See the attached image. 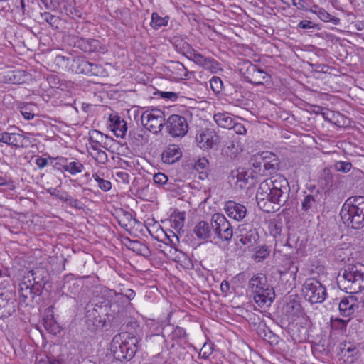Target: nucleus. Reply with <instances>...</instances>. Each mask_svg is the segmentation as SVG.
<instances>
[{
	"label": "nucleus",
	"instance_id": "nucleus-3",
	"mask_svg": "<svg viewBox=\"0 0 364 364\" xmlns=\"http://www.w3.org/2000/svg\"><path fill=\"white\" fill-rule=\"evenodd\" d=\"M337 284L346 293L357 294L362 291L364 289V264L359 262L348 264L339 272Z\"/></svg>",
	"mask_w": 364,
	"mask_h": 364
},
{
	"label": "nucleus",
	"instance_id": "nucleus-53",
	"mask_svg": "<svg viewBox=\"0 0 364 364\" xmlns=\"http://www.w3.org/2000/svg\"><path fill=\"white\" fill-rule=\"evenodd\" d=\"M213 347L214 345L211 343H205L200 349V351L199 353V355L205 359L207 360L209 358V357L211 355V354L213 352Z\"/></svg>",
	"mask_w": 364,
	"mask_h": 364
},
{
	"label": "nucleus",
	"instance_id": "nucleus-12",
	"mask_svg": "<svg viewBox=\"0 0 364 364\" xmlns=\"http://www.w3.org/2000/svg\"><path fill=\"white\" fill-rule=\"evenodd\" d=\"M168 134L173 137H183L188 130L186 119L178 114L171 115L166 122Z\"/></svg>",
	"mask_w": 364,
	"mask_h": 364
},
{
	"label": "nucleus",
	"instance_id": "nucleus-37",
	"mask_svg": "<svg viewBox=\"0 0 364 364\" xmlns=\"http://www.w3.org/2000/svg\"><path fill=\"white\" fill-rule=\"evenodd\" d=\"M91 63V62L88 61L85 58H78L74 60L73 66L76 73L88 75L90 73L89 72Z\"/></svg>",
	"mask_w": 364,
	"mask_h": 364
},
{
	"label": "nucleus",
	"instance_id": "nucleus-44",
	"mask_svg": "<svg viewBox=\"0 0 364 364\" xmlns=\"http://www.w3.org/2000/svg\"><path fill=\"white\" fill-rule=\"evenodd\" d=\"M283 229V224L281 220H272L269 224V230L270 235L274 238H277L281 236V233Z\"/></svg>",
	"mask_w": 364,
	"mask_h": 364
},
{
	"label": "nucleus",
	"instance_id": "nucleus-15",
	"mask_svg": "<svg viewBox=\"0 0 364 364\" xmlns=\"http://www.w3.org/2000/svg\"><path fill=\"white\" fill-rule=\"evenodd\" d=\"M48 272L42 267H36L28 271L24 276V279H27L28 282L32 283L33 286L39 287L42 291L43 285L48 281Z\"/></svg>",
	"mask_w": 364,
	"mask_h": 364
},
{
	"label": "nucleus",
	"instance_id": "nucleus-29",
	"mask_svg": "<svg viewBox=\"0 0 364 364\" xmlns=\"http://www.w3.org/2000/svg\"><path fill=\"white\" fill-rule=\"evenodd\" d=\"M109 119L112 122V131L116 136L124 138L127 131V122L117 115H111Z\"/></svg>",
	"mask_w": 364,
	"mask_h": 364
},
{
	"label": "nucleus",
	"instance_id": "nucleus-20",
	"mask_svg": "<svg viewBox=\"0 0 364 364\" xmlns=\"http://www.w3.org/2000/svg\"><path fill=\"white\" fill-rule=\"evenodd\" d=\"M358 308L357 299L353 296L343 297L339 303V311L341 316H352Z\"/></svg>",
	"mask_w": 364,
	"mask_h": 364
},
{
	"label": "nucleus",
	"instance_id": "nucleus-61",
	"mask_svg": "<svg viewBox=\"0 0 364 364\" xmlns=\"http://www.w3.org/2000/svg\"><path fill=\"white\" fill-rule=\"evenodd\" d=\"M234 130V132L237 134H245L247 130L244 125L241 123H237L233 121L232 127H231Z\"/></svg>",
	"mask_w": 364,
	"mask_h": 364
},
{
	"label": "nucleus",
	"instance_id": "nucleus-51",
	"mask_svg": "<svg viewBox=\"0 0 364 364\" xmlns=\"http://www.w3.org/2000/svg\"><path fill=\"white\" fill-rule=\"evenodd\" d=\"M270 253L269 248L266 245H262L256 251L255 259L257 262H261L267 258Z\"/></svg>",
	"mask_w": 364,
	"mask_h": 364
},
{
	"label": "nucleus",
	"instance_id": "nucleus-50",
	"mask_svg": "<svg viewBox=\"0 0 364 364\" xmlns=\"http://www.w3.org/2000/svg\"><path fill=\"white\" fill-rule=\"evenodd\" d=\"M107 135L103 134L98 130H92L89 133V141L94 144H101L104 139H107Z\"/></svg>",
	"mask_w": 364,
	"mask_h": 364
},
{
	"label": "nucleus",
	"instance_id": "nucleus-33",
	"mask_svg": "<svg viewBox=\"0 0 364 364\" xmlns=\"http://www.w3.org/2000/svg\"><path fill=\"white\" fill-rule=\"evenodd\" d=\"M171 72L173 77L176 80H186L192 73L180 62H174L171 67Z\"/></svg>",
	"mask_w": 364,
	"mask_h": 364
},
{
	"label": "nucleus",
	"instance_id": "nucleus-30",
	"mask_svg": "<svg viewBox=\"0 0 364 364\" xmlns=\"http://www.w3.org/2000/svg\"><path fill=\"white\" fill-rule=\"evenodd\" d=\"M231 177L235 181L234 183L235 186L240 189L247 188L250 181L252 180L250 174L245 171H239L237 170L236 171H232Z\"/></svg>",
	"mask_w": 364,
	"mask_h": 364
},
{
	"label": "nucleus",
	"instance_id": "nucleus-6",
	"mask_svg": "<svg viewBox=\"0 0 364 364\" xmlns=\"http://www.w3.org/2000/svg\"><path fill=\"white\" fill-rule=\"evenodd\" d=\"M248 287L254 294V300L258 306H269L272 302L274 291L267 283V278L264 274L259 273L253 275L249 281Z\"/></svg>",
	"mask_w": 364,
	"mask_h": 364
},
{
	"label": "nucleus",
	"instance_id": "nucleus-1",
	"mask_svg": "<svg viewBox=\"0 0 364 364\" xmlns=\"http://www.w3.org/2000/svg\"><path fill=\"white\" fill-rule=\"evenodd\" d=\"M289 194L290 187L287 179L277 174L260 183L256 193V200L261 210L270 213L274 210L272 204L279 208L289 207Z\"/></svg>",
	"mask_w": 364,
	"mask_h": 364
},
{
	"label": "nucleus",
	"instance_id": "nucleus-9",
	"mask_svg": "<svg viewBox=\"0 0 364 364\" xmlns=\"http://www.w3.org/2000/svg\"><path fill=\"white\" fill-rule=\"evenodd\" d=\"M302 291L306 300L312 304L322 303L327 295L325 287L314 278L306 279L303 284Z\"/></svg>",
	"mask_w": 364,
	"mask_h": 364
},
{
	"label": "nucleus",
	"instance_id": "nucleus-55",
	"mask_svg": "<svg viewBox=\"0 0 364 364\" xmlns=\"http://www.w3.org/2000/svg\"><path fill=\"white\" fill-rule=\"evenodd\" d=\"M351 168L352 164L348 161H339L335 164L336 170L340 172L348 173L350 171Z\"/></svg>",
	"mask_w": 364,
	"mask_h": 364
},
{
	"label": "nucleus",
	"instance_id": "nucleus-63",
	"mask_svg": "<svg viewBox=\"0 0 364 364\" xmlns=\"http://www.w3.org/2000/svg\"><path fill=\"white\" fill-rule=\"evenodd\" d=\"M317 26V24H315L313 22L308 20H303L300 21L298 24V27L302 29L314 28H316Z\"/></svg>",
	"mask_w": 364,
	"mask_h": 364
},
{
	"label": "nucleus",
	"instance_id": "nucleus-41",
	"mask_svg": "<svg viewBox=\"0 0 364 364\" xmlns=\"http://www.w3.org/2000/svg\"><path fill=\"white\" fill-rule=\"evenodd\" d=\"M117 220L119 225L126 230H129L132 228V222H136V220L133 218L132 215L127 211L123 212L122 215H119Z\"/></svg>",
	"mask_w": 364,
	"mask_h": 364
},
{
	"label": "nucleus",
	"instance_id": "nucleus-58",
	"mask_svg": "<svg viewBox=\"0 0 364 364\" xmlns=\"http://www.w3.org/2000/svg\"><path fill=\"white\" fill-rule=\"evenodd\" d=\"M46 192L52 196L55 197L63 202L65 195L67 192H61L58 188H50L46 190Z\"/></svg>",
	"mask_w": 364,
	"mask_h": 364
},
{
	"label": "nucleus",
	"instance_id": "nucleus-34",
	"mask_svg": "<svg viewBox=\"0 0 364 364\" xmlns=\"http://www.w3.org/2000/svg\"><path fill=\"white\" fill-rule=\"evenodd\" d=\"M213 119L216 124L223 128L231 129L234 119L228 112H218L214 114Z\"/></svg>",
	"mask_w": 364,
	"mask_h": 364
},
{
	"label": "nucleus",
	"instance_id": "nucleus-64",
	"mask_svg": "<svg viewBox=\"0 0 364 364\" xmlns=\"http://www.w3.org/2000/svg\"><path fill=\"white\" fill-rule=\"evenodd\" d=\"M208 164V161L205 158L199 159L195 163V168L198 171L203 170L207 166Z\"/></svg>",
	"mask_w": 364,
	"mask_h": 364
},
{
	"label": "nucleus",
	"instance_id": "nucleus-8",
	"mask_svg": "<svg viewBox=\"0 0 364 364\" xmlns=\"http://www.w3.org/2000/svg\"><path fill=\"white\" fill-rule=\"evenodd\" d=\"M237 68L240 74L251 84L262 85L267 82L270 78V76L264 70L259 68L248 60H241L238 63Z\"/></svg>",
	"mask_w": 364,
	"mask_h": 364
},
{
	"label": "nucleus",
	"instance_id": "nucleus-45",
	"mask_svg": "<svg viewBox=\"0 0 364 364\" xmlns=\"http://www.w3.org/2000/svg\"><path fill=\"white\" fill-rule=\"evenodd\" d=\"M107 295L109 297H112L113 296H114L117 299H121L123 296H124L128 300H132L135 297L136 293L134 290L131 289H126L124 293H117L114 290H109Z\"/></svg>",
	"mask_w": 364,
	"mask_h": 364
},
{
	"label": "nucleus",
	"instance_id": "nucleus-28",
	"mask_svg": "<svg viewBox=\"0 0 364 364\" xmlns=\"http://www.w3.org/2000/svg\"><path fill=\"white\" fill-rule=\"evenodd\" d=\"M182 156L180 148L175 145H170L162 153V161L168 164H171L178 160Z\"/></svg>",
	"mask_w": 364,
	"mask_h": 364
},
{
	"label": "nucleus",
	"instance_id": "nucleus-57",
	"mask_svg": "<svg viewBox=\"0 0 364 364\" xmlns=\"http://www.w3.org/2000/svg\"><path fill=\"white\" fill-rule=\"evenodd\" d=\"M210 87L214 92L219 93L223 87V82L219 77L214 76L210 80Z\"/></svg>",
	"mask_w": 364,
	"mask_h": 364
},
{
	"label": "nucleus",
	"instance_id": "nucleus-22",
	"mask_svg": "<svg viewBox=\"0 0 364 364\" xmlns=\"http://www.w3.org/2000/svg\"><path fill=\"white\" fill-rule=\"evenodd\" d=\"M262 175H270L277 171L279 168V160L272 153H266L264 156Z\"/></svg>",
	"mask_w": 364,
	"mask_h": 364
},
{
	"label": "nucleus",
	"instance_id": "nucleus-21",
	"mask_svg": "<svg viewBox=\"0 0 364 364\" xmlns=\"http://www.w3.org/2000/svg\"><path fill=\"white\" fill-rule=\"evenodd\" d=\"M216 140V134L210 129H205L196 137L198 146L204 150L212 149Z\"/></svg>",
	"mask_w": 364,
	"mask_h": 364
},
{
	"label": "nucleus",
	"instance_id": "nucleus-43",
	"mask_svg": "<svg viewBox=\"0 0 364 364\" xmlns=\"http://www.w3.org/2000/svg\"><path fill=\"white\" fill-rule=\"evenodd\" d=\"M63 288L70 294H75L77 291L79 285L73 279V275H66L63 279Z\"/></svg>",
	"mask_w": 364,
	"mask_h": 364
},
{
	"label": "nucleus",
	"instance_id": "nucleus-52",
	"mask_svg": "<svg viewBox=\"0 0 364 364\" xmlns=\"http://www.w3.org/2000/svg\"><path fill=\"white\" fill-rule=\"evenodd\" d=\"M93 178L95 181L97 183L99 188L104 191H108L112 188V184L110 181L107 180H105L103 178H101L97 173H94L92 175Z\"/></svg>",
	"mask_w": 364,
	"mask_h": 364
},
{
	"label": "nucleus",
	"instance_id": "nucleus-14",
	"mask_svg": "<svg viewBox=\"0 0 364 364\" xmlns=\"http://www.w3.org/2000/svg\"><path fill=\"white\" fill-rule=\"evenodd\" d=\"M284 313L288 320L294 321L304 314L302 306L297 298L289 296L287 298L286 305L283 308Z\"/></svg>",
	"mask_w": 364,
	"mask_h": 364
},
{
	"label": "nucleus",
	"instance_id": "nucleus-17",
	"mask_svg": "<svg viewBox=\"0 0 364 364\" xmlns=\"http://www.w3.org/2000/svg\"><path fill=\"white\" fill-rule=\"evenodd\" d=\"M27 139V137L19 133H11L8 132L0 133V143H4L9 146L15 148L24 147V142Z\"/></svg>",
	"mask_w": 364,
	"mask_h": 364
},
{
	"label": "nucleus",
	"instance_id": "nucleus-24",
	"mask_svg": "<svg viewBox=\"0 0 364 364\" xmlns=\"http://www.w3.org/2000/svg\"><path fill=\"white\" fill-rule=\"evenodd\" d=\"M16 311V301L12 299L4 297L0 294V319L11 316Z\"/></svg>",
	"mask_w": 364,
	"mask_h": 364
},
{
	"label": "nucleus",
	"instance_id": "nucleus-18",
	"mask_svg": "<svg viewBox=\"0 0 364 364\" xmlns=\"http://www.w3.org/2000/svg\"><path fill=\"white\" fill-rule=\"evenodd\" d=\"M225 211L230 218L237 221L242 220L247 215L246 207L232 200L225 203Z\"/></svg>",
	"mask_w": 364,
	"mask_h": 364
},
{
	"label": "nucleus",
	"instance_id": "nucleus-11",
	"mask_svg": "<svg viewBox=\"0 0 364 364\" xmlns=\"http://www.w3.org/2000/svg\"><path fill=\"white\" fill-rule=\"evenodd\" d=\"M213 239L229 242L233 236V229L230 223L222 214L216 213L212 216Z\"/></svg>",
	"mask_w": 364,
	"mask_h": 364
},
{
	"label": "nucleus",
	"instance_id": "nucleus-35",
	"mask_svg": "<svg viewBox=\"0 0 364 364\" xmlns=\"http://www.w3.org/2000/svg\"><path fill=\"white\" fill-rule=\"evenodd\" d=\"M17 109L21 112V115L26 120L33 119L35 116V110L36 106L34 103H20L17 106Z\"/></svg>",
	"mask_w": 364,
	"mask_h": 364
},
{
	"label": "nucleus",
	"instance_id": "nucleus-13",
	"mask_svg": "<svg viewBox=\"0 0 364 364\" xmlns=\"http://www.w3.org/2000/svg\"><path fill=\"white\" fill-rule=\"evenodd\" d=\"M240 242L247 248L253 247L259 240V235L250 224H243L239 228Z\"/></svg>",
	"mask_w": 364,
	"mask_h": 364
},
{
	"label": "nucleus",
	"instance_id": "nucleus-5",
	"mask_svg": "<svg viewBox=\"0 0 364 364\" xmlns=\"http://www.w3.org/2000/svg\"><path fill=\"white\" fill-rule=\"evenodd\" d=\"M172 44L178 53H181L188 60L203 69L212 73H216L218 71L223 70L221 64L215 59L211 57H205L183 40L175 38L172 41Z\"/></svg>",
	"mask_w": 364,
	"mask_h": 364
},
{
	"label": "nucleus",
	"instance_id": "nucleus-10",
	"mask_svg": "<svg viewBox=\"0 0 364 364\" xmlns=\"http://www.w3.org/2000/svg\"><path fill=\"white\" fill-rule=\"evenodd\" d=\"M142 125L153 134L160 132L166 124L165 114L159 109H152L144 112L141 117Z\"/></svg>",
	"mask_w": 364,
	"mask_h": 364
},
{
	"label": "nucleus",
	"instance_id": "nucleus-25",
	"mask_svg": "<svg viewBox=\"0 0 364 364\" xmlns=\"http://www.w3.org/2000/svg\"><path fill=\"white\" fill-rule=\"evenodd\" d=\"M358 353V349L350 343H343L340 347L341 356L346 364H352L356 360Z\"/></svg>",
	"mask_w": 364,
	"mask_h": 364
},
{
	"label": "nucleus",
	"instance_id": "nucleus-62",
	"mask_svg": "<svg viewBox=\"0 0 364 364\" xmlns=\"http://www.w3.org/2000/svg\"><path fill=\"white\" fill-rule=\"evenodd\" d=\"M299 270V268L296 265L294 264L293 262H291L290 266L289 267V269L287 272H281V275L285 274H289L291 277H292L293 279H295L296 277V273Z\"/></svg>",
	"mask_w": 364,
	"mask_h": 364
},
{
	"label": "nucleus",
	"instance_id": "nucleus-56",
	"mask_svg": "<svg viewBox=\"0 0 364 364\" xmlns=\"http://www.w3.org/2000/svg\"><path fill=\"white\" fill-rule=\"evenodd\" d=\"M41 17L44 21L49 23L52 27H57V23L59 22L58 17L50 14L49 12H44L41 14Z\"/></svg>",
	"mask_w": 364,
	"mask_h": 364
},
{
	"label": "nucleus",
	"instance_id": "nucleus-2",
	"mask_svg": "<svg viewBox=\"0 0 364 364\" xmlns=\"http://www.w3.org/2000/svg\"><path fill=\"white\" fill-rule=\"evenodd\" d=\"M139 338L127 333H120L115 335L109 347V352L106 354L105 362L114 364L115 361L130 360L139 348Z\"/></svg>",
	"mask_w": 364,
	"mask_h": 364
},
{
	"label": "nucleus",
	"instance_id": "nucleus-27",
	"mask_svg": "<svg viewBox=\"0 0 364 364\" xmlns=\"http://www.w3.org/2000/svg\"><path fill=\"white\" fill-rule=\"evenodd\" d=\"M128 141L131 146L139 147L147 143L148 139L144 136V130L139 128L130 129L128 134Z\"/></svg>",
	"mask_w": 364,
	"mask_h": 364
},
{
	"label": "nucleus",
	"instance_id": "nucleus-19",
	"mask_svg": "<svg viewBox=\"0 0 364 364\" xmlns=\"http://www.w3.org/2000/svg\"><path fill=\"white\" fill-rule=\"evenodd\" d=\"M75 46L89 53L100 52L103 49L100 41L94 38H77L75 41Z\"/></svg>",
	"mask_w": 364,
	"mask_h": 364
},
{
	"label": "nucleus",
	"instance_id": "nucleus-59",
	"mask_svg": "<svg viewBox=\"0 0 364 364\" xmlns=\"http://www.w3.org/2000/svg\"><path fill=\"white\" fill-rule=\"evenodd\" d=\"M57 161L55 162L54 167L61 171H65V167L68 165V159L65 157H57Z\"/></svg>",
	"mask_w": 364,
	"mask_h": 364
},
{
	"label": "nucleus",
	"instance_id": "nucleus-46",
	"mask_svg": "<svg viewBox=\"0 0 364 364\" xmlns=\"http://www.w3.org/2000/svg\"><path fill=\"white\" fill-rule=\"evenodd\" d=\"M88 76L105 77L107 75V70L102 65L92 63Z\"/></svg>",
	"mask_w": 364,
	"mask_h": 364
},
{
	"label": "nucleus",
	"instance_id": "nucleus-16",
	"mask_svg": "<svg viewBox=\"0 0 364 364\" xmlns=\"http://www.w3.org/2000/svg\"><path fill=\"white\" fill-rule=\"evenodd\" d=\"M18 292L22 301L26 302V301H33L36 296H39L42 291L40 290L39 287L33 286L32 283L28 282L27 279H24L19 284Z\"/></svg>",
	"mask_w": 364,
	"mask_h": 364
},
{
	"label": "nucleus",
	"instance_id": "nucleus-32",
	"mask_svg": "<svg viewBox=\"0 0 364 364\" xmlns=\"http://www.w3.org/2000/svg\"><path fill=\"white\" fill-rule=\"evenodd\" d=\"M127 247L136 252L137 255H141L144 257H149L151 255L150 249L145 244L141 243L139 240H129Z\"/></svg>",
	"mask_w": 364,
	"mask_h": 364
},
{
	"label": "nucleus",
	"instance_id": "nucleus-39",
	"mask_svg": "<svg viewBox=\"0 0 364 364\" xmlns=\"http://www.w3.org/2000/svg\"><path fill=\"white\" fill-rule=\"evenodd\" d=\"M333 176L329 170L324 169L319 180L318 184L323 189L328 191L333 186Z\"/></svg>",
	"mask_w": 364,
	"mask_h": 364
},
{
	"label": "nucleus",
	"instance_id": "nucleus-54",
	"mask_svg": "<svg viewBox=\"0 0 364 364\" xmlns=\"http://www.w3.org/2000/svg\"><path fill=\"white\" fill-rule=\"evenodd\" d=\"M90 154L99 164H105L108 161L107 154L100 149L95 153H90Z\"/></svg>",
	"mask_w": 364,
	"mask_h": 364
},
{
	"label": "nucleus",
	"instance_id": "nucleus-60",
	"mask_svg": "<svg viewBox=\"0 0 364 364\" xmlns=\"http://www.w3.org/2000/svg\"><path fill=\"white\" fill-rule=\"evenodd\" d=\"M153 180L156 184L164 185L167 182L168 177L164 173L159 172L154 174Z\"/></svg>",
	"mask_w": 364,
	"mask_h": 364
},
{
	"label": "nucleus",
	"instance_id": "nucleus-26",
	"mask_svg": "<svg viewBox=\"0 0 364 364\" xmlns=\"http://www.w3.org/2000/svg\"><path fill=\"white\" fill-rule=\"evenodd\" d=\"M194 233L197 238L200 240H207L210 238L213 235V220H211L210 223L204 220L198 223L194 228Z\"/></svg>",
	"mask_w": 364,
	"mask_h": 364
},
{
	"label": "nucleus",
	"instance_id": "nucleus-4",
	"mask_svg": "<svg viewBox=\"0 0 364 364\" xmlns=\"http://www.w3.org/2000/svg\"><path fill=\"white\" fill-rule=\"evenodd\" d=\"M341 217L344 224L358 230L364 227V196L349 197L341 210Z\"/></svg>",
	"mask_w": 364,
	"mask_h": 364
},
{
	"label": "nucleus",
	"instance_id": "nucleus-7",
	"mask_svg": "<svg viewBox=\"0 0 364 364\" xmlns=\"http://www.w3.org/2000/svg\"><path fill=\"white\" fill-rule=\"evenodd\" d=\"M186 336L183 328L168 324L162 328L161 334H151L148 338L151 343H166L167 346L170 344L171 348H174L176 343L184 339Z\"/></svg>",
	"mask_w": 364,
	"mask_h": 364
},
{
	"label": "nucleus",
	"instance_id": "nucleus-36",
	"mask_svg": "<svg viewBox=\"0 0 364 364\" xmlns=\"http://www.w3.org/2000/svg\"><path fill=\"white\" fill-rule=\"evenodd\" d=\"M43 324L45 328L50 333L56 335L60 333V326L55 320L53 315H47L43 316Z\"/></svg>",
	"mask_w": 364,
	"mask_h": 364
},
{
	"label": "nucleus",
	"instance_id": "nucleus-42",
	"mask_svg": "<svg viewBox=\"0 0 364 364\" xmlns=\"http://www.w3.org/2000/svg\"><path fill=\"white\" fill-rule=\"evenodd\" d=\"M169 21V16H165L164 17H161L156 12H154L151 14V26L156 30L160 28L162 26H166L168 25V22Z\"/></svg>",
	"mask_w": 364,
	"mask_h": 364
},
{
	"label": "nucleus",
	"instance_id": "nucleus-40",
	"mask_svg": "<svg viewBox=\"0 0 364 364\" xmlns=\"http://www.w3.org/2000/svg\"><path fill=\"white\" fill-rule=\"evenodd\" d=\"M84 170L85 166L83 164L77 159L68 161V165L65 167V172H68L70 175L81 173Z\"/></svg>",
	"mask_w": 364,
	"mask_h": 364
},
{
	"label": "nucleus",
	"instance_id": "nucleus-47",
	"mask_svg": "<svg viewBox=\"0 0 364 364\" xmlns=\"http://www.w3.org/2000/svg\"><path fill=\"white\" fill-rule=\"evenodd\" d=\"M63 202L67 203L70 207L77 210H82L85 207L84 203L81 200L73 198L68 193L65 195Z\"/></svg>",
	"mask_w": 364,
	"mask_h": 364
},
{
	"label": "nucleus",
	"instance_id": "nucleus-23",
	"mask_svg": "<svg viewBox=\"0 0 364 364\" xmlns=\"http://www.w3.org/2000/svg\"><path fill=\"white\" fill-rule=\"evenodd\" d=\"M319 203L318 193L304 195L301 200V210L306 215L314 213L317 210Z\"/></svg>",
	"mask_w": 364,
	"mask_h": 364
},
{
	"label": "nucleus",
	"instance_id": "nucleus-31",
	"mask_svg": "<svg viewBox=\"0 0 364 364\" xmlns=\"http://www.w3.org/2000/svg\"><path fill=\"white\" fill-rule=\"evenodd\" d=\"M228 101L234 106L244 107L247 105V101L243 94L242 87H235L234 91L228 95Z\"/></svg>",
	"mask_w": 364,
	"mask_h": 364
},
{
	"label": "nucleus",
	"instance_id": "nucleus-38",
	"mask_svg": "<svg viewBox=\"0 0 364 364\" xmlns=\"http://www.w3.org/2000/svg\"><path fill=\"white\" fill-rule=\"evenodd\" d=\"M311 11L316 14L317 16L325 22H333L335 24L339 21V19L331 16L324 9L319 8L318 6H314Z\"/></svg>",
	"mask_w": 364,
	"mask_h": 364
},
{
	"label": "nucleus",
	"instance_id": "nucleus-48",
	"mask_svg": "<svg viewBox=\"0 0 364 364\" xmlns=\"http://www.w3.org/2000/svg\"><path fill=\"white\" fill-rule=\"evenodd\" d=\"M185 220L184 213H178L172 216L171 223L172 227L176 230H180L183 227Z\"/></svg>",
	"mask_w": 364,
	"mask_h": 364
},
{
	"label": "nucleus",
	"instance_id": "nucleus-49",
	"mask_svg": "<svg viewBox=\"0 0 364 364\" xmlns=\"http://www.w3.org/2000/svg\"><path fill=\"white\" fill-rule=\"evenodd\" d=\"M262 161H264V156H255L251 159V164L254 168V171L260 175H262L263 171V164Z\"/></svg>",
	"mask_w": 364,
	"mask_h": 364
}]
</instances>
